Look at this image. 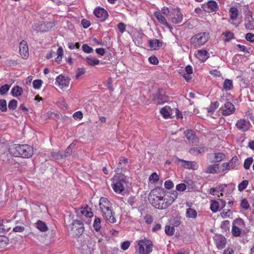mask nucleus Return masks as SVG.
Listing matches in <instances>:
<instances>
[{"instance_id": "nucleus-33", "label": "nucleus", "mask_w": 254, "mask_h": 254, "mask_svg": "<svg viewBox=\"0 0 254 254\" xmlns=\"http://www.w3.org/2000/svg\"><path fill=\"white\" fill-rule=\"evenodd\" d=\"M80 213L82 215L86 217H92L93 216V213L91 211V208L87 206L85 207H81L80 209Z\"/></svg>"}, {"instance_id": "nucleus-5", "label": "nucleus", "mask_w": 254, "mask_h": 254, "mask_svg": "<svg viewBox=\"0 0 254 254\" xmlns=\"http://www.w3.org/2000/svg\"><path fill=\"white\" fill-rule=\"evenodd\" d=\"M136 250L139 254H149L152 251V243L150 240L146 239L138 240Z\"/></svg>"}, {"instance_id": "nucleus-43", "label": "nucleus", "mask_w": 254, "mask_h": 254, "mask_svg": "<svg viewBox=\"0 0 254 254\" xmlns=\"http://www.w3.org/2000/svg\"><path fill=\"white\" fill-rule=\"evenodd\" d=\"M249 184V181L247 180H243L241 183L238 185V189L239 191H242L245 190Z\"/></svg>"}, {"instance_id": "nucleus-32", "label": "nucleus", "mask_w": 254, "mask_h": 254, "mask_svg": "<svg viewBox=\"0 0 254 254\" xmlns=\"http://www.w3.org/2000/svg\"><path fill=\"white\" fill-rule=\"evenodd\" d=\"M36 227L41 232H46L48 230V227L46 223L41 220H38L36 223Z\"/></svg>"}, {"instance_id": "nucleus-31", "label": "nucleus", "mask_w": 254, "mask_h": 254, "mask_svg": "<svg viewBox=\"0 0 254 254\" xmlns=\"http://www.w3.org/2000/svg\"><path fill=\"white\" fill-rule=\"evenodd\" d=\"M86 62L87 64L90 66L98 65L100 63V61L98 59L93 58L90 56H87L86 58Z\"/></svg>"}, {"instance_id": "nucleus-37", "label": "nucleus", "mask_w": 254, "mask_h": 254, "mask_svg": "<svg viewBox=\"0 0 254 254\" xmlns=\"http://www.w3.org/2000/svg\"><path fill=\"white\" fill-rule=\"evenodd\" d=\"M240 206L241 208L244 210H248L250 208V205L248 200L245 198L242 199L240 203Z\"/></svg>"}, {"instance_id": "nucleus-35", "label": "nucleus", "mask_w": 254, "mask_h": 254, "mask_svg": "<svg viewBox=\"0 0 254 254\" xmlns=\"http://www.w3.org/2000/svg\"><path fill=\"white\" fill-rule=\"evenodd\" d=\"M196 211L191 208H189L186 210V216L188 218H195L197 217Z\"/></svg>"}, {"instance_id": "nucleus-40", "label": "nucleus", "mask_w": 254, "mask_h": 254, "mask_svg": "<svg viewBox=\"0 0 254 254\" xmlns=\"http://www.w3.org/2000/svg\"><path fill=\"white\" fill-rule=\"evenodd\" d=\"M232 215V212L230 209H223L220 213V215L223 219L230 218Z\"/></svg>"}, {"instance_id": "nucleus-55", "label": "nucleus", "mask_w": 254, "mask_h": 254, "mask_svg": "<svg viewBox=\"0 0 254 254\" xmlns=\"http://www.w3.org/2000/svg\"><path fill=\"white\" fill-rule=\"evenodd\" d=\"M85 72V69L84 68H78L75 75V78L78 79L80 76L83 75Z\"/></svg>"}, {"instance_id": "nucleus-57", "label": "nucleus", "mask_w": 254, "mask_h": 254, "mask_svg": "<svg viewBox=\"0 0 254 254\" xmlns=\"http://www.w3.org/2000/svg\"><path fill=\"white\" fill-rule=\"evenodd\" d=\"M82 50L86 53H91L93 52V49L89 47L87 44H84L82 45Z\"/></svg>"}, {"instance_id": "nucleus-45", "label": "nucleus", "mask_w": 254, "mask_h": 254, "mask_svg": "<svg viewBox=\"0 0 254 254\" xmlns=\"http://www.w3.org/2000/svg\"><path fill=\"white\" fill-rule=\"evenodd\" d=\"M93 228L97 232L100 230L101 228V219L99 218H95L93 222Z\"/></svg>"}, {"instance_id": "nucleus-11", "label": "nucleus", "mask_w": 254, "mask_h": 254, "mask_svg": "<svg viewBox=\"0 0 254 254\" xmlns=\"http://www.w3.org/2000/svg\"><path fill=\"white\" fill-rule=\"evenodd\" d=\"M202 8L204 11L208 13L216 12L219 9L218 3L214 0H209L203 3Z\"/></svg>"}, {"instance_id": "nucleus-64", "label": "nucleus", "mask_w": 254, "mask_h": 254, "mask_svg": "<svg viewBox=\"0 0 254 254\" xmlns=\"http://www.w3.org/2000/svg\"><path fill=\"white\" fill-rule=\"evenodd\" d=\"M128 163V159L124 157H121L119 159L118 166L120 167L123 163L126 164Z\"/></svg>"}, {"instance_id": "nucleus-1", "label": "nucleus", "mask_w": 254, "mask_h": 254, "mask_svg": "<svg viewBox=\"0 0 254 254\" xmlns=\"http://www.w3.org/2000/svg\"><path fill=\"white\" fill-rule=\"evenodd\" d=\"M178 195V192L173 190L166 196L164 189L157 187L151 190L148 199L151 205L155 208L164 209L171 205L177 199Z\"/></svg>"}, {"instance_id": "nucleus-41", "label": "nucleus", "mask_w": 254, "mask_h": 254, "mask_svg": "<svg viewBox=\"0 0 254 254\" xmlns=\"http://www.w3.org/2000/svg\"><path fill=\"white\" fill-rule=\"evenodd\" d=\"M233 225H236L237 226H239L242 228H244L245 226V223L244 221L241 218H238L235 219L233 222Z\"/></svg>"}, {"instance_id": "nucleus-36", "label": "nucleus", "mask_w": 254, "mask_h": 254, "mask_svg": "<svg viewBox=\"0 0 254 254\" xmlns=\"http://www.w3.org/2000/svg\"><path fill=\"white\" fill-rule=\"evenodd\" d=\"M57 57L55 59V61L59 64L62 61V59L64 55V51L63 48L61 46L58 48L57 51Z\"/></svg>"}, {"instance_id": "nucleus-8", "label": "nucleus", "mask_w": 254, "mask_h": 254, "mask_svg": "<svg viewBox=\"0 0 254 254\" xmlns=\"http://www.w3.org/2000/svg\"><path fill=\"white\" fill-rule=\"evenodd\" d=\"M70 83V79L62 74L59 75L56 79L55 84L62 90L67 89Z\"/></svg>"}, {"instance_id": "nucleus-59", "label": "nucleus", "mask_w": 254, "mask_h": 254, "mask_svg": "<svg viewBox=\"0 0 254 254\" xmlns=\"http://www.w3.org/2000/svg\"><path fill=\"white\" fill-rule=\"evenodd\" d=\"M186 188V185L184 183L179 184L176 186V190L179 191H184Z\"/></svg>"}, {"instance_id": "nucleus-30", "label": "nucleus", "mask_w": 254, "mask_h": 254, "mask_svg": "<svg viewBox=\"0 0 254 254\" xmlns=\"http://www.w3.org/2000/svg\"><path fill=\"white\" fill-rule=\"evenodd\" d=\"M219 202L218 201L212 200L210 201V208L213 212H217L220 210Z\"/></svg>"}, {"instance_id": "nucleus-53", "label": "nucleus", "mask_w": 254, "mask_h": 254, "mask_svg": "<svg viewBox=\"0 0 254 254\" xmlns=\"http://www.w3.org/2000/svg\"><path fill=\"white\" fill-rule=\"evenodd\" d=\"M42 84V80L41 79H36L33 82V88L35 89H39L41 88Z\"/></svg>"}, {"instance_id": "nucleus-23", "label": "nucleus", "mask_w": 254, "mask_h": 254, "mask_svg": "<svg viewBox=\"0 0 254 254\" xmlns=\"http://www.w3.org/2000/svg\"><path fill=\"white\" fill-rule=\"evenodd\" d=\"M71 146L72 144H70L63 153H58L57 154H53V156L56 159H60L69 156L72 153Z\"/></svg>"}, {"instance_id": "nucleus-42", "label": "nucleus", "mask_w": 254, "mask_h": 254, "mask_svg": "<svg viewBox=\"0 0 254 254\" xmlns=\"http://www.w3.org/2000/svg\"><path fill=\"white\" fill-rule=\"evenodd\" d=\"M231 233L234 236L239 237L241 234V231L240 228H239L238 226L233 225Z\"/></svg>"}, {"instance_id": "nucleus-17", "label": "nucleus", "mask_w": 254, "mask_h": 254, "mask_svg": "<svg viewBox=\"0 0 254 254\" xmlns=\"http://www.w3.org/2000/svg\"><path fill=\"white\" fill-rule=\"evenodd\" d=\"M19 54L23 59H27L29 57L28 46L25 40H22L19 44Z\"/></svg>"}, {"instance_id": "nucleus-12", "label": "nucleus", "mask_w": 254, "mask_h": 254, "mask_svg": "<svg viewBox=\"0 0 254 254\" xmlns=\"http://www.w3.org/2000/svg\"><path fill=\"white\" fill-rule=\"evenodd\" d=\"M235 126L239 130L243 132H246L249 130L252 126L250 121L244 119H241L238 120Z\"/></svg>"}, {"instance_id": "nucleus-21", "label": "nucleus", "mask_w": 254, "mask_h": 254, "mask_svg": "<svg viewBox=\"0 0 254 254\" xmlns=\"http://www.w3.org/2000/svg\"><path fill=\"white\" fill-rule=\"evenodd\" d=\"M185 135L190 143H196L198 141V138L195 134L193 130L188 129L184 132Z\"/></svg>"}, {"instance_id": "nucleus-20", "label": "nucleus", "mask_w": 254, "mask_h": 254, "mask_svg": "<svg viewBox=\"0 0 254 254\" xmlns=\"http://www.w3.org/2000/svg\"><path fill=\"white\" fill-rule=\"evenodd\" d=\"M195 55L201 62H205L209 58L208 52L204 49L197 50Z\"/></svg>"}, {"instance_id": "nucleus-7", "label": "nucleus", "mask_w": 254, "mask_h": 254, "mask_svg": "<svg viewBox=\"0 0 254 254\" xmlns=\"http://www.w3.org/2000/svg\"><path fill=\"white\" fill-rule=\"evenodd\" d=\"M168 18L173 23L177 24L183 22L184 15L180 8L175 7L171 9Z\"/></svg>"}, {"instance_id": "nucleus-19", "label": "nucleus", "mask_w": 254, "mask_h": 254, "mask_svg": "<svg viewBox=\"0 0 254 254\" xmlns=\"http://www.w3.org/2000/svg\"><path fill=\"white\" fill-rule=\"evenodd\" d=\"M208 158L212 162H218L223 160L225 155L222 153H211L208 155Z\"/></svg>"}, {"instance_id": "nucleus-63", "label": "nucleus", "mask_w": 254, "mask_h": 254, "mask_svg": "<svg viewBox=\"0 0 254 254\" xmlns=\"http://www.w3.org/2000/svg\"><path fill=\"white\" fill-rule=\"evenodd\" d=\"M246 39L249 42H254V34L248 33L246 35Z\"/></svg>"}, {"instance_id": "nucleus-22", "label": "nucleus", "mask_w": 254, "mask_h": 254, "mask_svg": "<svg viewBox=\"0 0 254 254\" xmlns=\"http://www.w3.org/2000/svg\"><path fill=\"white\" fill-rule=\"evenodd\" d=\"M207 150L208 148L204 146L193 147L190 150V153L194 155H198L199 154H203Z\"/></svg>"}, {"instance_id": "nucleus-44", "label": "nucleus", "mask_w": 254, "mask_h": 254, "mask_svg": "<svg viewBox=\"0 0 254 254\" xmlns=\"http://www.w3.org/2000/svg\"><path fill=\"white\" fill-rule=\"evenodd\" d=\"M223 35L225 37L224 39L225 42H229L230 40L234 38V35L233 33L230 31H226L225 33H223Z\"/></svg>"}, {"instance_id": "nucleus-6", "label": "nucleus", "mask_w": 254, "mask_h": 254, "mask_svg": "<svg viewBox=\"0 0 254 254\" xmlns=\"http://www.w3.org/2000/svg\"><path fill=\"white\" fill-rule=\"evenodd\" d=\"M209 39V34L207 32L195 34L190 39V42L194 46L199 47L205 44Z\"/></svg>"}, {"instance_id": "nucleus-3", "label": "nucleus", "mask_w": 254, "mask_h": 254, "mask_svg": "<svg viewBox=\"0 0 254 254\" xmlns=\"http://www.w3.org/2000/svg\"><path fill=\"white\" fill-rule=\"evenodd\" d=\"M100 208L103 216L111 223L116 222L115 214L112 207V203L106 197H102L99 199Z\"/></svg>"}, {"instance_id": "nucleus-46", "label": "nucleus", "mask_w": 254, "mask_h": 254, "mask_svg": "<svg viewBox=\"0 0 254 254\" xmlns=\"http://www.w3.org/2000/svg\"><path fill=\"white\" fill-rule=\"evenodd\" d=\"M253 161V158L252 157H248L246 159H245L244 164V167L245 168V169L246 170L249 169Z\"/></svg>"}, {"instance_id": "nucleus-29", "label": "nucleus", "mask_w": 254, "mask_h": 254, "mask_svg": "<svg viewBox=\"0 0 254 254\" xmlns=\"http://www.w3.org/2000/svg\"><path fill=\"white\" fill-rule=\"evenodd\" d=\"M223 88L226 91L232 90L233 88V81L229 79H226L224 81Z\"/></svg>"}, {"instance_id": "nucleus-51", "label": "nucleus", "mask_w": 254, "mask_h": 254, "mask_svg": "<svg viewBox=\"0 0 254 254\" xmlns=\"http://www.w3.org/2000/svg\"><path fill=\"white\" fill-rule=\"evenodd\" d=\"M17 106V102L15 99H12L9 101L8 107V109L10 110H14L16 109Z\"/></svg>"}, {"instance_id": "nucleus-34", "label": "nucleus", "mask_w": 254, "mask_h": 254, "mask_svg": "<svg viewBox=\"0 0 254 254\" xmlns=\"http://www.w3.org/2000/svg\"><path fill=\"white\" fill-rule=\"evenodd\" d=\"M230 168L234 169L239 164V160L237 156H233L232 159L228 162Z\"/></svg>"}, {"instance_id": "nucleus-56", "label": "nucleus", "mask_w": 254, "mask_h": 254, "mask_svg": "<svg viewBox=\"0 0 254 254\" xmlns=\"http://www.w3.org/2000/svg\"><path fill=\"white\" fill-rule=\"evenodd\" d=\"M164 187L166 189L170 190L174 188V185L171 180H168L165 182Z\"/></svg>"}, {"instance_id": "nucleus-50", "label": "nucleus", "mask_w": 254, "mask_h": 254, "mask_svg": "<svg viewBox=\"0 0 254 254\" xmlns=\"http://www.w3.org/2000/svg\"><path fill=\"white\" fill-rule=\"evenodd\" d=\"M160 113L161 114L162 116L165 119H167L170 117V112L166 107L162 108L161 109Z\"/></svg>"}, {"instance_id": "nucleus-9", "label": "nucleus", "mask_w": 254, "mask_h": 254, "mask_svg": "<svg viewBox=\"0 0 254 254\" xmlns=\"http://www.w3.org/2000/svg\"><path fill=\"white\" fill-rule=\"evenodd\" d=\"M55 25L54 22H48L46 24L45 22L40 21L35 24L34 29L38 32H44L49 31Z\"/></svg>"}, {"instance_id": "nucleus-39", "label": "nucleus", "mask_w": 254, "mask_h": 254, "mask_svg": "<svg viewBox=\"0 0 254 254\" xmlns=\"http://www.w3.org/2000/svg\"><path fill=\"white\" fill-rule=\"evenodd\" d=\"M148 179L151 184H155L159 181V177L156 172H153L150 175Z\"/></svg>"}, {"instance_id": "nucleus-27", "label": "nucleus", "mask_w": 254, "mask_h": 254, "mask_svg": "<svg viewBox=\"0 0 254 254\" xmlns=\"http://www.w3.org/2000/svg\"><path fill=\"white\" fill-rule=\"evenodd\" d=\"M23 92L22 87L19 86H14L11 90V94L15 97L20 96Z\"/></svg>"}, {"instance_id": "nucleus-25", "label": "nucleus", "mask_w": 254, "mask_h": 254, "mask_svg": "<svg viewBox=\"0 0 254 254\" xmlns=\"http://www.w3.org/2000/svg\"><path fill=\"white\" fill-rule=\"evenodd\" d=\"M230 18V19L235 21L237 19L239 15V10L236 6L231 7L229 9Z\"/></svg>"}, {"instance_id": "nucleus-49", "label": "nucleus", "mask_w": 254, "mask_h": 254, "mask_svg": "<svg viewBox=\"0 0 254 254\" xmlns=\"http://www.w3.org/2000/svg\"><path fill=\"white\" fill-rule=\"evenodd\" d=\"M219 103L218 101L212 102L209 107L207 108L208 112L214 111L219 106Z\"/></svg>"}, {"instance_id": "nucleus-52", "label": "nucleus", "mask_w": 254, "mask_h": 254, "mask_svg": "<svg viewBox=\"0 0 254 254\" xmlns=\"http://www.w3.org/2000/svg\"><path fill=\"white\" fill-rule=\"evenodd\" d=\"M6 101L4 99H0V110L5 112L7 111Z\"/></svg>"}, {"instance_id": "nucleus-16", "label": "nucleus", "mask_w": 254, "mask_h": 254, "mask_svg": "<svg viewBox=\"0 0 254 254\" xmlns=\"http://www.w3.org/2000/svg\"><path fill=\"white\" fill-rule=\"evenodd\" d=\"M244 25L246 29L248 30L254 29V18L250 11L246 14L244 19Z\"/></svg>"}, {"instance_id": "nucleus-62", "label": "nucleus", "mask_w": 254, "mask_h": 254, "mask_svg": "<svg viewBox=\"0 0 254 254\" xmlns=\"http://www.w3.org/2000/svg\"><path fill=\"white\" fill-rule=\"evenodd\" d=\"M81 24H82V26L84 28H87L91 25V23H90V21H89L86 19H83L81 20Z\"/></svg>"}, {"instance_id": "nucleus-28", "label": "nucleus", "mask_w": 254, "mask_h": 254, "mask_svg": "<svg viewBox=\"0 0 254 254\" xmlns=\"http://www.w3.org/2000/svg\"><path fill=\"white\" fill-rule=\"evenodd\" d=\"M161 42L158 39H153L148 41L149 47L153 50H156L160 47Z\"/></svg>"}, {"instance_id": "nucleus-2", "label": "nucleus", "mask_w": 254, "mask_h": 254, "mask_svg": "<svg viewBox=\"0 0 254 254\" xmlns=\"http://www.w3.org/2000/svg\"><path fill=\"white\" fill-rule=\"evenodd\" d=\"M8 152L16 157L30 158L33 153V148L27 144H13L8 148Z\"/></svg>"}, {"instance_id": "nucleus-18", "label": "nucleus", "mask_w": 254, "mask_h": 254, "mask_svg": "<svg viewBox=\"0 0 254 254\" xmlns=\"http://www.w3.org/2000/svg\"><path fill=\"white\" fill-rule=\"evenodd\" d=\"M154 15L160 23L165 25L170 29H172L171 25L168 23L166 18L160 11H155L154 12Z\"/></svg>"}, {"instance_id": "nucleus-10", "label": "nucleus", "mask_w": 254, "mask_h": 254, "mask_svg": "<svg viewBox=\"0 0 254 254\" xmlns=\"http://www.w3.org/2000/svg\"><path fill=\"white\" fill-rule=\"evenodd\" d=\"M215 245L218 250H222L226 245V238L222 234H216L213 237Z\"/></svg>"}, {"instance_id": "nucleus-14", "label": "nucleus", "mask_w": 254, "mask_h": 254, "mask_svg": "<svg viewBox=\"0 0 254 254\" xmlns=\"http://www.w3.org/2000/svg\"><path fill=\"white\" fill-rule=\"evenodd\" d=\"M93 13L97 18L102 22L105 21L109 17L107 10L100 6L96 7L94 10Z\"/></svg>"}, {"instance_id": "nucleus-26", "label": "nucleus", "mask_w": 254, "mask_h": 254, "mask_svg": "<svg viewBox=\"0 0 254 254\" xmlns=\"http://www.w3.org/2000/svg\"><path fill=\"white\" fill-rule=\"evenodd\" d=\"M72 229L76 228V230L78 232L77 234L80 235L83 232V231H84L83 225L80 221L76 220V221H73V222L72 223Z\"/></svg>"}, {"instance_id": "nucleus-54", "label": "nucleus", "mask_w": 254, "mask_h": 254, "mask_svg": "<svg viewBox=\"0 0 254 254\" xmlns=\"http://www.w3.org/2000/svg\"><path fill=\"white\" fill-rule=\"evenodd\" d=\"M117 28L121 33H124L126 29V25L123 22H120L117 25Z\"/></svg>"}, {"instance_id": "nucleus-60", "label": "nucleus", "mask_w": 254, "mask_h": 254, "mask_svg": "<svg viewBox=\"0 0 254 254\" xmlns=\"http://www.w3.org/2000/svg\"><path fill=\"white\" fill-rule=\"evenodd\" d=\"M144 220L145 222L148 224H151L153 221V218L150 215H146L144 216Z\"/></svg>"}, {"instance_id": "nucleus-24", "label": "nucleus", "mask_w": 254, "mask_h": 254, "mask_svg": "<svg viewBox=\"0 0 254 254\" xmlns=\"http://www.w3.org/2000/svg\"><path fill=\"white\" fill-rule=\"evenodd\" d=\"M219 168V165L218 164L210 165L203 170V172L206 174H216Z\"/></svg>"}, {"instance_id": "nucleus-15", "label": "nucleus", "mask_w": 254, "mask_h": 254, "mask_svg": "<svg viewBox=\"0 0 254 254\" xmlns=\"http://www.w3.org/2000/svg\"><path fill=\"white\" fill-rule=\"evenodd\" d=\"M220 110L223 115L225 116L230 115L235 111L234 105L230 102H227L223 106L220 108Z\"/></svg>"}, {"instance_id": "nucleus-4", "label": "nucleus", "mask_w": 254, "mask_h": 254, "mask_svg": "<svg viewBox=\"0 0 254 254\" xmlns=\"http://www.w3.org/2000/svg\"><path fill=\"white\" fill-rule=\"evenodd\" d=\"M111 181V187L113 190L116 193L122 194L127 183L126 176L123 174H116Z\"/></svg>"}, {"instance_id": "nucleus-38", "label": "nucleus", "mask_w": 254, "mask_h": 254, "mask_svg": "<svg viewBox=\"0 0 254 254\" xmlns=\"http://www.w3.org/2000/svg\"><path fill=\"white\" fill-rule=\"evenodd\" d=\"M8 238L4 236H0V249L5 247L8 244Z\"/></svg>"}, {"instance_id": "nucleus-13", "label": "nucleus", "mask_w": 254, "mask_h": 254, "mask_svg": "<svg viewBox=\"0 0 254 254\" xmlns=\"http://www.w3.org/2000/svg\"><path fill=\"white\" fill-rule=\"evenodd\" d=\"M177 163H182L181 166L188 169L197 170L198 168V165L195 161H189L177 158L176 160Z\"/></svg>"}, {"instance_id": "nucleus-61", "label": "nucleus", "mask_w": 254, "mask_h": 254, "mask_svg": "<svg viewBox=\"0 0 254 254\" xmlns=\"http://www.w3.org/2000/svg\"><path fill=\"white\" fill-rule=\"evenodd\" d=\"M130 245L129 241H125L122 243L121 249L124 251L127 250Z\"/></svg>"}, {"instance_id": "nucleus-47", "label": "nucleus", "mask_w": 254, "mask_h": 254, "mask_svg": "<svg viewBox=\"0 0 254 254\" xmlns=\"http://www.w3.org/2000/svg\"><path fill=\"white\" fill-rule=\"evenodd\" d=\"M175 231L174 227H171L170 226H166L165 229V232L167 235L171 236L174 235Z\"/></svg>"}, {"instance_id": "nucleus-48", "label": "nucleus", "mask_w": 254, "mask_h": 254, "mask_svg": "<svg viewBox=\"0 0 254 254\" xmlns=\"http://www.w3.org/2000/svg\"><path fill=\"white\" fill-rule=\"evenodd\" d=\"M10 86L8 84H4L0 87V94L6 95L9 90Z\"/></svg>"}, {"instance_id": "nucleus-58", "label": "nucleus", "mask_w": 254, "mask_h": 254, "mask_svg": "<svg viewBox=\"0 0 254 254\" xmlns=\"http://www.w3.org/2000/svg\"><path fill=\"white\" fill-rule=\"evenodd\" d=\"M148 60L150 64L154 65H156L159 63L158 59L155 56L149 57Z\"/></svg>"}]
</instances>
